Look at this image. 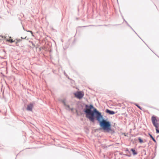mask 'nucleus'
<instances>
[{
    "label": "nucleus",
    "mask_w": 159,
    "mask_h": 159,
    "mask_svg": "<svg viewBox=\"0 0 159 159\" xmlns=\"http://www.w3.org/2000/svg\"><path fill=\"white\" fill-rule=\"evenodd\" d=\"M99 122V125L101 129L104 131L109 132L111 130V124L110 122L107 121L106 120H98Z\"/></svg>",
    "instance_id": "2"
},
{
    "label": "nucleus",
    "mask_w": 159,
    "mask_h": 159,
    "mask_svg": "<svg viewBox=\"0 0 159 159\" xmlns=\"http://www.w3.org/2000/svg\"><path fill=\"white\" fill-rule=\"evenodd\" d=\"M156 117L155 116H152V119H156Z\"/></svg>",
    "instance_id": "11"
},
{
    "label": "nucleus",
    "mask_w": 159,
    "mask_h": 159,
    "mask_svg": "<svg viewBox=\"0 0 159 159\" xmlns=\"http://www.w3.org/2000/svg\"><path fill=\"white\" fill-rule=\"evenodd\" d=\"M84 94V93L82 91H78L74 93L75 97L79 99H81Z\"/></svg>",
    "instance_id": "4"
},
{
    "label": "nucleus",
    "mask_w": 159,
    "mask_h": 159,
    "mask_svg": "<svg viewBox=\"0 0 159 159\" xmlns=\"http://www.w3.org/2000/svg\"><path fill=\"white\" fill-rule=\"evenodd\" d=\"M106 112L110 114H115V112L113 111L109 110L108 109H107L106 110Z\"/></svg>",
    "instance_id": "7"
},
{
    "label": "nucleus",
    "mask_w": 159,
    "mask_h": 159,
    "mask_svg": "<svg viewBox=\"0 0 159 159\" xmlns=\"http://www.w3.org/2000/svg\"><path fill=\"white\" fill-rule=\"evenodd\" d=\"M26 31L27 32H30L31 33V34H32V35H33V32L32 31H30V30H28V31Z\"/></svg>",
    "instance_id": "12"
},
{
    "label": "nucleus",
    "mask_w": 159,
    "mask_h": 159,
    "mask_svg": "<svg viewBox=\"0 0 159 159\" xmlns=\"http://www.w3.org/2000/svg\"><path fill=\"white\" fill-rule=\"evenodd\" d=\"M6 41L7 42H9L11 43H12L14 42V41H13L12 39H11V37H10L9 38V39H7Z\"/></svg>",
    "instance_id": "8"
},
{
    "label": "nucleus",
    "mask_w": 159,
    "mask_h": 159,
    "mask_svg": "<svg viewBox=\"0 0 159 159\" xmlns=\"http://www.w3.org/2000/svg\"><path fill=\"white\" fill-rule=\"evenodd\" d=\"M0 37H2V38H3V37L5 38V36H4V37H3V36H0Z\"/></svg>",
    "instance_id": "17"
},
{
    "label": "nucleus",
    "mask_w": 159,
    "mask_h": 159,
    "mask_svg": "<svg viewBox=\"0 0 159 159\" xmlns=\"http://www.w3.org/2000/svg\"><path fill=\"white\" fill-rule=\"evenodd\" d=\"M92 120L93 122L94 120Z\"/></svg>",
    "instance_id": "18"
},
{
    "label": "nucleus",
    "mask_w": 159,
    "mask_h": 159,
    "mask_svg": "<svg viewBox=\"0 0 159 159\" xmlns=\"http://www.w3.org/2000/svg\"><path fill=\"white\" fill-rule=\"evenodd\" d=\"M62 102L63 103L64 105L66 107H67V109L69 110H71L72 111H73V108H70V107L69 105H67L66 104V102L65 101V100H63L62 101Z\"/></svg>",
    "instance_id": "5"
},
{
    "label": "nucleus",
    "mask_w": 159,
    "mask_h": 159,
    "mask_svg": "<svg viewBox=\"0 0 159 159\" xmlns=\"http://www.w3.org/2000/svg\"><path fill=\"white\" fill-rule=\"evenodd\" d=\"M152 140L153 141L155 142H156V140L155 139L153 138V137L152 138Z\"/></svg>",
    "instance_id": "15"
},
{
    "label": "nucleus",
    "mask_w": 159,
    "mask_h": 159,
    "mask_svg": "<svg viewBox=\"0 0 159 159\" xmlns=\"http://www.w3.org/2000/svg\"><path fill=\"white\" fill-rule=\"evenodd\" d=\"M136 106H137L140 109L142 110V109L140 106H138L137 105H136Z\"/></svg>",
    "instance_id": "13"
},
{
    "label": "nucleus",
    "mask_w": 159,
    "mask_h": 159,
    "mask_svg": "<svg viewBox=\"0 0 159 159\" xmlns=\"http://www.w3.org/2000/svg\"><path fill=\"white\" fill-rule=\"evenodd\" d=\"M152 140L153 141L155 142H156V140L155 139L153 138V137L152 138Z\"/></svg>",
    "instance_id": "16"
},
{
    "label": "nucleus",
    "mask_w": 159,
    "mask_h": 159,
    "mask_svg": "<svg viewBox=\"0 0 159 159\" xmlns=\"http://www.w3.org/2000/svg\"><path fill=\"white\" fill-rule=\"evenodd\" d=\"M33 107V104L32 103H30L27 106V109L30 111H32V108Z\"/></svg>",
    "instance_id": "6"
},
{
    "label": "nucleus",
    "mask_w": 159,
    "mask_h": 159,
    "mask_svg": "<svg viewBox=\"0 0 159 159\" xmlns=\"http://www.w3.org/2000/svg\"><path fill=\"white\" fill-rule=\"evenodd\" d=\"M150 136V137L152 139L153 137L152 136V135H151L150 134H148Z\"/></svg>",
    "instance_id": "14"
},
{
    "label": "nucleus",
    "mask_w": 159,
    "mask_h": 159,
    "mask_svg": "<svg viewBox=\"0 0 159 159\" xmlns=\"http://www.w3.org/2000/svg\"><path fill=\"white\" fill-rule=\"evenodd\" d=\"M86 107L84 112L86 114L87 118L89 119H103V116L101 113L99 112L93 105H86Z\"/></svg>",
    "instance_id": "1"
},
{
    "label": "nucleus",
    "mask_w": 159,
    "mask_h": 159,
    "mask_svg": "<svg viewBox=\"0 0 159 159\" xmlns=\"http://www.w3.org/2000/svg\"><path fill=\"white\" fill-rule=\"evenodd\" d=\"M139 140L140 143H142L143 142V140L141 139L140 138H138Z\"/></svg>",
    "instance_id": "10"
},
{
    "label": "nucleus",
    "mask_w": 159,
    "mask_h": 159,
    "mask_svg": "<svg viewBox=\"0 0 159 159\" xmlns=\"http://www.w3.org/2000/svg\"><path fill=\"white\" fill-rule=\"evenodd\" d=\"M130 150L132 152L133 154L136 155L137 154V152H136L135 151L133 148L131 149Z\"/></svg>",
    "instance_id": "9"
},
{
    "label": "nucleus",
    "mask_w": 159,
    "mask_h": 159,
    "mask_svg": "<svg viewBox=\"0 0 159 159\" xmlns=\"http://www.w3.org/2000/svg\"><path fill=\"white\" fill-rule=\"evenodd\" d=\"M152 122L156 128V133H159V120H152Z\"/></svg>",
    "instance_id": "3"
}]
</instances>
